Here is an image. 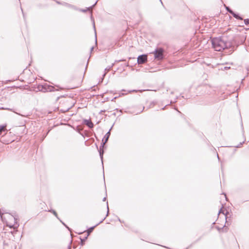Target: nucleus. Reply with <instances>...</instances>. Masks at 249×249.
Masks as SVG:
<instances>
[{"mask_svg": "<svg viewBox=\"0 0 249 249\" xmlns=\"http://www.w3.org/2000/svg\"><path fill=\"white\" fill-rule=\"evenodd\" d=\"M238 39V37L233 35H223L221 36L212 38L211 41L215 51L220 52L228 50L227 53H231L239 45Z\"/></svg>", "mask_w": 249, "mask_h": 249, "instance_id": "obj_1", "label": "nucleus"}, {"mask_svg": "<svg viewBox=\"0 0 249 249\" xmlns=\"http://www.w3.org/2000/svg\"><path fill=\"white\" fill-rule=\"evenodd\" d=\"M164 50L162 48H157L153 52L155 58L158 60H162L164 57Z\"/></svg>", "mask_w": 249, "mask_h": 249, "instance_id": "obj_2", "label": "nucleus"}, {"mask_svg": "<svg viewBox=\"0 0 249 249\" xmlns=\"http://www.w3.org/2000/svg\"><path fill=\"white\" fill-rule=\"evenodd\" d=\"M147 61V55L143 54L138 56L137 58V63L138 64H142Z\"/></svg>", "mask_w": 249, "mask_h": 249, "instance_id": "obj_3", "label": "nucleus"}, {"mask_svg": "<svg viewBox=\"0 0 249 249\" xmlns=\"http://www.w3.org/2000/svg\"><path fill=\"white\" fill-rule=\"evenodd\" d=\"M106 217H105L104 219H103L100 222H99L98 224H97L96 225L94 226H92V227H91L90 228H89V229H87V230L86 231H83V232H87V235H88V236H89V235L90 234V233L91 232H92V231H93L94 229L97 226H98V225H99L100 224H101L102 222H103V221L105 219ZM83 232H79L78 233V234H80L81 233H82Z\"/></svg>", "mask_w": 249, "mask_h": 249, "instance_id": "obj_4", "label": "nucleus"}, {"mask_svg": "<svg viewBox=\"0 0 249 249\" xmlns=\"http://www.w3.org/2000/svg\"><path fill=\"white\" fill-rule=\"evenodd\" d=\"M83 123L84 124L88 126L89 128H91L93 127L94 124L90 119H84Z\"/></svg>", "mask_w": 249, "mask_h": 249, "instance_id": "obj_5", "label": "nucleus"}, {"mask_svg": "<svg viewBox=\"0 0 249 249\" xmlns=\"http://www.w3.org/2000/svg\"><path fill=\"white\" fill-rule=\"evenodd\" d=\"M55 1L58 4H62V5H64L65 6H67L68 7L72 8V9H73L74 10H77V8L76 7H75V6H74L73 5H71V4H69L68 3L64 2H61L60 1H56V0Z\"/></svg>", "mask_w": 249, "mask_h": 249, "instance_id": "obj_6", "label": "nucleus"}, {"mask_svg": "<svg viewBox=\"0 0 249 249\" xmlns=\"http://www.w3.org/2000/svg\"><path fill=\"white\" fill-rule=\"evenodd\" d=\"M112 127H113V125L111 127V128H110L109 131L105 134V135L104 136V137L102 140L103 142H106V143L108 142V139L110 136V131H111Z\"/></svg>", "mask_w": 249, "mask_h": 249, "instance_id": "obj_7", "label": "nucleus"}, {"mask_svg": "<svg viewBox=\"0 0 249 249\" xmlns=\"http://www.w3.org/2000/svg\"><path fill=\"white\" fill-rule=\"evenodd\" d=\"M47 88H48V85H44L41 86L40 87L39 86H38V89L39 91L43 92H46L48 91V89Z\"/></svg>", "mask_w": 249, "mask_h": 249, "instance_id": "obj_8", "label": "nucleus"}, {"mask_svg": "<svg viewBox=\"0 0 249 249\" xmlns=\"http://www.w3.org/2000/svg\"><path fill=\"white\" fill-rule=\"evenodd\" d=\"M98 2V0L96 1V2H95V3L94 4H93L92 6L88 7V8H87L86 9H79V8H77V9L76 10H79V11H81V12H87L88 10H89V9H92V8H93L95 5L96 4V3H97Z\"/></svg>", "mask_w": 249, "mask_h": 249, "instance_id": "obj_9", "label": "nucleus"}, {"mask_svg": "<svg viewBox=\"0 0 249 249\" xmlns=\"http://www.w3.org/2000/svg\"><path fill=\"white\" fill-rule=\"evenodd\" d=\"M232 16L235 18L239 20H242L243 18L240 16V15L238 13H235L234 11L231 14Z\"/></svg>", "mask_w": 249, "mask_h": 249, "instance_id": "obj_10", "label": "nucleus"}, {"mask_svg": "<svg viewBox=\"0 0 249 249\" xmlns=\"http://www.w3.org/2000/svg\"><path fill=\"white\" fill-rule=\"evenodd\" d=\"M98 152L99 153L100 157V158L101 159L102 164H103V155H104V149H102L101 148H99V149L98 150Z\"/></svg>", "mask_w": 249, "mask_h": 249, "instance_id": "obj_11", "label": "nucleus"}, {"mask_svg": "<svg viewBox=\"0 0 249 249\" xmlns=\"http://www.w3.org/2000/svg\"><path fill=\"white\" fill-rule=\"evenodd\" d=\"M47 88L48 89V91H49V92H52V91L58 90V89H55L54 87L50 86V85H48Z\"/></svg>", "mask_w": 249, "mask_h": 249, "instance_id": "obj_12", "label": "nucleus"}, {"mask_svg": "<svg viewBox=\"0 0 249 249\" xmlns=\"http://www.w3.org/2000/svg\"><path fill=\"white\" fill-rule=\"evenodd\" d=\"M88 237V236L86 235V236H85V237H84L83 238H82L81 237L80 238V240H81L80 245L81 246H83L85 244V242L86 240L87 239Z\"/></svg>", "mask_w": 249, "mask_h": 249, "instance_id": "obj_13", "label": "nucleus"}, {"mask_svg": "<svg viewBox=\"0 0 249 249\" xmlns=\"http://www.w3.org/2000/svg\"><path fill=\"white\" fill-rule=\"evenodd\" d=\"M222 213L223 214L225 215V219L227 220V214L229 213L227 211L226 213H225L224 211L222 210V208L220 209V210L219 211V213Z\"/></svg>", "mask_w": 249, "mask_h": 249, "instance_id": "obj_14", "label": "nucleus"}, {"mask_svg": "<svg viewBox=\"0 0 249 249\" xmlns=\"http://www.w3.org/2000/svg\"><path fill=\"white\" fill-rule=\"evenodd\" d=\"M224 6L227 11L230 14H231L233 13V11L229 6H227L225 4Z\"/></svg>", "mask_w": 249, "mask_h": 249, "instance_id": "obj_15", "label": "nucleus"}, {"mask_svg": "<svg viewBox=\"0 0 249 249\" xmlns=\"http://www.w3.org/2000/svg\"><path fill=\"white\" fill-rule=\"evenodd\" d=\"M48 211H49V212H51V213H53L54 214V216H55L57 218H58V219H59V218H58V215H57V213H56L54 210H53V209H51V210H49Z\"/></svg>", "mask_w": 249, "mask_h": 249, "instance_id": "obj_16", "label": "nucleus"}, {"mask_svg": "<svg viewBox=\"0 0 249 249\" xmlns=\"http://www.w3.org/2000/svg\"><path fill=\"white\" fill-rule=\"evenodd\" d=\"M6 125H0V134L5 130Z\"/></svg>", "mask_w": 249, "mask_h": 249, "instance_id": "obj_17", "label": "nucleus"}, {"mask_svg": "<svg viewBox=\"0 0 249 249\" xmlns=\"http://www.w3.org/2000/svg\"><path fill=\"white\" fill-rule=\"evenodd\" d=\"M114 63L112 64V65L111 66L107 67L105 69V71H109L111 69V68L114 66Z\"/></svg>", "mask_w": 249, "mask_h": 249, "instance_id": "obj_18", "label": "nucleus"}, {"mask_svg": "<svg viewBox=\"0 0 249 249\" xmlns=\"http://www.w3.org/2000/svg\"><path fill=\"white\" fill-rule=\"evenodd\" d=\"M106 143V142H105L102 141V142L101 143V145L100 146L99 148H101L102 149H104V148L105 147V145Z\"/></svg>", "mask_w": 249, "mask_h": 249, "instance_id": "obj_19", "label": "nucleus"}, {"mask_svg": "<svg viewBox=\"0 0 249 249\" xmlns=\"http://www.w3.org/2000/svg\"><path fill=\"white\" fill-rule=\"evenodd\" d=\"M245 141H246V139H245L244 141L243 142H240L238 145H237L236 146H235L234 147H237V148L240 147L241 146V145L243 144V143H244Z\"/></svg>", "mask_w": 249, "mask_h": 249, "instance_id": "obj_20", "label": "nucleus"}, {"mask_svg": "<svg viewBox=\"0 0 249 249\" xmlns=\"http://www.w3.org/2000/svg\"><path fill=\"white\" fill-rule=\"evenodd\" d=\"M244 23L246 25H249V19L246 18L244 19Z\"/></svg>", "mask_w": 249, "mask_h": 249, "instance_id": "obj_21", "label": "nucleus"}, {"mask_svg": "<svg viewBox=\"0 0 249 249\" xmlns=\"http://www.w3.org/2000/svg\"><path fill=\"white\" fill-rule=\"evenodd\" d=\"M107 214L106 216H107L108 215V213H109V208H108V202H107Z\"/></svg>", "mask_w": 249, "mask_h": 249, "instance_id": "obj_22", "label": "nucleus"}, {"mask_svg": "<svg viewBox=\"0 0 249 249\" xmlns=\"http://www.w3.org/2000/svg\"><path fill=\"white\" fill-rule=\"evenodd\" d=\"M124 61V59H121V60H115V62L114 63L115 64L116 63H118V62H121V61Z\"/></svg>", "mask_w": 249, "mask_h": 249, "instance_id": "obj_23", "label": "nucleus"}, {"mask_svg": "<svg viewBox=\"0 0 249 249\" xmlns=\"http://www.w3.org/2000/svg\"><path fill=\"white\" fill-rule=\"evenodd\" d=\"M93 27H94V30H95V36L96 37V31H95V23H94V21H93Z\"/></svg>", "mask_w": 249, "mask_h": 249, "instance_id": "obj_24", "label": "nucleus"}, {"mask_svg": "<svg viewBox=\"0 0 249 249\" xmlns=\"http://www.w3.org/2000/svg\"><path fill=\"white\" fill-rule=\"evenodd\" d=\"M65 226L69 230V231H71V229H70L69 227H68L66 224H65Z\"/></svg>", "mask_w": 249, "mask_h": 249, "instance_id": "obj_25", "label": "nucleus"}, {"mask_svg": "<svg viewBox=\"0 0 249 249\" xmlns=\"http://www.w3.org/2000/svg\"><path fill=\"white\" fill-rule=\"evenodd\" d=\"M230 67H224V69H225V70H228V69H230Z\"/></svg>", "mask_w": 249, "mask_h": 249, "instance_id": "obj_26", "label": "nucleus"}, {"mask_svg": "<svg viewBox=\"0 0 249 249\" xmlns=\"http://www.w3.org/2000/svg\"><path fill=\"white\" fill-rule=\"evenodd\" d=\"M168 105H169V104L166 105L165 106H164L163 107H162V108H161V109H162V110H164V109H165V108L167 106H168Z\"/></svg>", "mask_w": 249, "mask_h": 249, "instance_id": "obj_27", "label": "nucleus"}, {"mask_svg": "<svg viewBox=\"0 0 249 249\" xmlns=\"http://www.w3.org/2000/svg\"><path fill=\"white\" fill-rule=\"evenodd\" d=\"M155 104H156V102H152L151 103V105H152L153 106H154Z\"/></svg>", "mask_w": 249, "mask_h": 249, "instance_id": "obj_28", "label": "nucleus"}, {"mask_svg": "<svg viewBox=\"0 0 249 249\" xmlns=\"http://www.w3.org/2000/svg\"><path fill=\"white\" fill-rule=\"evenodd\" d=\"M106 197H104V198H103V201H106Z\"/></svg>", "mask_w": 249, "mask_h": 249, "instance_id": "obj_29", "label": "nucleus"}, {"mask_svg": "<svg viewBox=\"0 0 249 249\" xmlns=\"http://www.w3.org/2000/svg\"><path fill=\"white\" fill-rule=\"evenodd\" d=\"M59 220L60 221V222L65 226V224L62 222L61 220L59 219Z\"/></svg>", "mask_w": 249, "mask_h": 249, "instance_id": "obj_30", "label": "nucleus"}, {"mask_svg": "<svg viewBox=\"0 0 249 249\" xmlns=\"http://www.w3.org/2000/svg\"><path fill=\"white\" fill-rule=\"evenodd\" d=\"M94 49V47H92L91 48H90V51H92L93 49Z\"/></svg>", "mask_w": 249, "mask_h": 249, "instance_id": "obj_31", "label": "nucleus"}, {"mask_svg": "<svg viewBox=\"0 0 249 249\" xmlns=\"http://www.w3.org/2000/svg\"><path fill=\"white\" fill-rule=\"evenodd\" d=\"M144 108H145V107H142V110H141V111H140V112H142L144 110Z\"/></svg>", "mask_w": 249, "mask_h": 249, "instance_id": "obj_32", "label": "nucleus"}, {"mask_svg": "<svg viewBox=\"0 0 249 249\" xmlns=\"http://www.w3.org/2000/svg\"><path fill=\"white\" fill-rule=\"evenodd\" d=\"M106 72H105V73L103 74V77H105V76L106 75Z\"/></svg>", "mask_w": 249, "mask_h": 249, "instance_id": "obj_33", "label": "nucleus"}, {"mask_svg": "<svg viewBox=\"0 0 249 249\" xmlns=\"http://www.w3.org/2000/svg\"><path fill=\"white\" fill-rule=\"evenodd\" d=\"M21 10H22V12L23 16V17H24V13H23V10H22V9H21Z\"/></svg>", "mask_w": 249, "mask_h": 249, "instance_id": "obj_34", "label": "nucleus"}, {"mask_svg": "<svg viewBox=\"0 0 249 249\" xmlns=\"http://www.w3.org/2000/svg\"><path fill=\"white\" fill-rule=\"evenodd\" d=\"M90 13H91V19H92V14H91V12H90Z\"/></svg>", "mask_w": 249, "mask_h": 249, "instance_id": "obj_35", "label": "nucleus"}, {"mask_svg": "<svg viewBox=\"0 0 249 249\" xmlns=\"http://www.w3.org/2000/svg\"><path fill=\"white\" fill-rule=\"evenodd\" d=\"M88 64V63H87V65H86V69L87 68Z\"/></svg>", "mask_w": 249, "mask_h": 249, "instance_id": "obj_36", "label": "nucleus"}, {"mask_svg": "<svg viewBox=\"0 0 249 249\" xmlns=\"http://www.w3.org/2000/svg\"><path fill=\"white\" fill-rule=\"evenodd\" d=\"M160 3H161L162 4H163V3H162V2L161 0H160Z\"/></svg>", "mask_w": 249, "mask_h": 249, "instance_id": "obj_37", "label": "nucleus"}, {"mask_svg": "<svg viewBox=\"0 0 249 249\" xmlns=\"http://www.w3.org/2000/svg\"><path fill=\"white\" fill-rule=\"evenodd\" d=\"M175 109H176V110H177V111H178V112L180 113V112L179 111V110H178L177 109L175 108Z\"/></svg>", "mask_w": 249, "mask_h": 249, "instance_id": "obj_38", "label": "nucleus"}, {"mask_svg": "<svg viewBox=\"0 0 249 249\" xmlns=\"http://www.w3.org/2000/svg\"><path fill=\"white\" fill-rule=\"evenodd\" d=\"M68 249H71V247L70 246L68 247Z\"/></svg>", "mask_w": 249, "mask_h": 249, "instance_id": "obj_39", "label": "nucleus"}, {"mask_svg": "<svg viewBox=\"0 0 249 249\" xmlns=\"http://www.w3.org/2000/svg\"><path fill=\"white\" fill-rule=\"evenodd\" d=\"M49 131H50V130H49V131L47 132V133H46V135H47V134L49 133Z\"/></svg>", "mask_w": 249, "mask_h": 249, "instance_id": "obj_40", "label": "nucleus"}, {"mask_svg": "<svg viewBox=\"0 0 249 249\" xmlns=\"http://www.w3.org/2000/svg\"><path fill=\"white\" fill-rule=\"evenodd\" d=\"M119 221L120 222H122L121 220H120V219L119 218Z\"/></svg>", "mask_w": 249, "mask_h": 249, "instance_id": "obj_41", "label": "nucleus"}, {"mask_svg": "<svg viewBox=\"0 0 249 249\" xmlns=\"http://www.w3.org/2000/svg\"><path fill=\"white\" fill-rule=\"evenodd\" d=\"M173 103V102L171 101L170 103V104H171Z\"/></svg>", "mask_w": 249, "mask_h": 249, "instance_id": "obj_42", "label": "nucleus"}, {"mask_svg": "<svg viewBox=\"0 0 249 249\" xmlns=\"http://www.w3.org/2000/svg\"><path fill=\"white\" fill-rule=\"evenodd\" d=\"M173 93H174V92H173V91H172V92H171V94H173Z\"/></svg>", "mask_w": 249, "mask_h": 249, "instance_id": "obj_43", "label": "nucleus"}, {"mask_svg": "<svg viewBox=\"0 0 249 249\" xmlns=\"http://www.w3.org/2000/svg\"><path fill=\"white\" fill-rule=\"evenodd\" d=\"M116 98H117V97H115L114 98V99H116Z\"/></svg>", "mask_w": 249, "mask_h": 249, "instance_id": "obj_44", "label": "nucleus"}, {"mask_svg": "<svg viewBox=\"0 0 249 249\" xmlns=\"http://www.w3.org/2000/svg\"><path fill=\"white\" fill-rule=\"evenodd\" d=\"M217 158H218V159H219V156H218V155H217Z\"/></svg>", "mask_w": 249, "mask_h": 249, "instance_id": "obj_45", "label": "nucleus"}]
</instances>
